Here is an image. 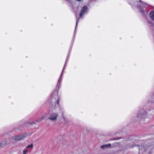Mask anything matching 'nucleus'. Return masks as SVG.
I'll list each match as a JSON object with an SVG mask.
<instances>
[{"instance_id": "9b49d317", "label": "nucleus", "mask_w": 154, "mask_h": 154, "mask_svg": "<svg viewBox=\"0 0 154 154\" xmlns=\"http://www.w3.org/2000/svg\"><path fill=\"white\" fill-rule=\"evenodd\" d=\"M111 144H110L103 145L100 146V148L102 149H104L106 148L110 147H111Z\"/></svg>"}, {"instance_id": "f03ea898", "label": "nucleus", "mask_w": 154, "mask_h": 154, "mask_svg": "<svg viewBox=\"0 0 154 154\" xmlns=\"http://www.w3.org/2000/svg\"><path fill=\"white\" fill-rule=\"evenodd\" d=\"M28 136V134L27 133H25L23 134L13 136L12 137V139L15 141H19L23 139Z\"/></svg>"}, {"instance_id": "7ed1b4c3", "label": "nucleus", "mask_w": 154, "mask_h": 154, "mask_svg": "<svg viewBox=\"0 0 154 154\" xmlns=\"http://www.w3.org/2000/svg\"><path fill=\"white\" fill-rule=\"evenodd\" d=\"M140 2V6H137L139 11L142 14H143L144 13V10L142 8H146L148 6V5L142 2L140 0H139Z\"/></svg>"}, {"instance_id": "f257e3e1", "label": "nucleus", "mask_w": 154, "mask_h": 154, "mask_svg": "<svg viewBox=\"0 0 154 154\" xmlns=\"http://www.w3.org/2000/svg\"><path fill=\"white\" fill-rule=\"evenodd\" d=\"M146 114V112L143 109H140L136 114L134 118L137 120H142Z\"/></svg>"}, {"instance_id": "423d86ee", "label": "nucleus", "mask_w": 154, "mask_h": 154, "mask_svg": "<svg viewBox=\"0 0 154 154\" xmlns=\"http://www.w3.org/2000/svg\"><path fill=\"white\" fill-rule=\"evenodd\" d=\"M33 145L32 144L28 145L26 147V149L23 150V154H26L27 152L30 150L29 149L32 148L33 147Z\"/></svg>"}, {"instance_id": "4468645a", "label": "nucleus", "mask_w": 154, "mask_h": 154, "mask_svg": "<svg viewBox=\"0 0 154 154\" xmlns=\"http://www.w3.org/2000/svg\"><path fill=\"white\" fill-rule=\"evenodd\" d=\"M79 18L78 19H77V18L76 19V26H75V29L76 28L77 26L78 23L79 22Z\"/></svg>"}, {"instance_id": "f8f14e48", "label": "nucleus", "mask_w": 154, "mask_h": 154, "mask_svg": "<svg viewBox=\"0 0 154 154\" xmlns=\"http://www.w3.org/2000/svg\"><path fill=\"white\" fill-rule=\"evenodd\" d=\"M149 100L152 102L154 103V93L150 97Z\"/></svg>"}, {"instance_id": "9d476101", "label": "nucleus", "mask_w": 154, "mask_h": 154, "mask_svg": "<svg viewBox=\"0 0 154 154\" xmlns=\"http://www.w3.org/2000/svg\"><path fill=\"white\" fill-rule=\"evenodd\" d=\"M149 16L150 18L154 21V11H151L149 14Z\"/></svg>"}, {"instance_id": "1a4fd4ad", "label": "nucleus", "mask_w": 154, "mask_h": 154, "mask_svg": "<svg viewBox=\"0 0 154 154\" xmlns=\"http://www.w3.org/2000/svg\"><path fill=\"white\" fill-rule=\"evenodd\" d=\"M64 68H65V66H64L63 69V71H62V73H61V75H60V77L59 78V79L58 80L57 84V87H58L60 85V83H61V79H62V76L63 73V69H64Z\"/></svg>"}, {"instance_id": "ddd939ff", "label": "nucleus", "mask_w": 154, "mask_h": 154, "mask_svg": "<svg viewBox=\"0 0 154 154\" xmlns=\"http://www.w3.org/2000/svg\"><path fill=\"white\" fill-rule=\"evenodd\" d=\"M47 116L46 115H44L42 116L38 120H37L38 122H40L42 121V120L45 119Z\"/></svg>"}, {"instance_id": "2eb2a0df", "label": "nucleus", "mask_w": 154, "mask_h": 154, "mask_svg": "<svg viewBox=\"0 0 154 154\" xmlns=\"http://www.w3.org/2000/svg\"><path fill=\"white\" fill-rule=\"evenodd\" d=\"M2 142L1 141H0V146H1L2 145Z\"/></svg>"}, {"instance_id": "39448f33", "label": "nucleus", "mask_w": 154, "mask_h": 154, "mask_svg": "<svg viewBox=\"0 0 154 154\" xmlns=\"http://www.w3.org/2000/svg\"><path fill=\"white\" fill-rule=\"evenodd\" d=\"M88 8L85 6H84L82 8L80 14V17L81 18L82 17L83 14L85 13L87 11Z\"/></svg>"}, {"instance_id": "0eeeda50", "label": "nucleus", "mask_w": 154, "mask_h": 154, "mask_svg": "<svg viewBox=\"0 0 154 154\" xmlns=\"http://www.w3.org/2000/svg\"><path fill=\"white\" fill-rule=\"evenodd\" d=\"M134 146L137 147L138 148L139 150H141L143 147V146L142 145L139 146L137 145H130L128 146V147L129 148H133Z\"/></svg>"}, {"instance_id": "6e6552de", "label": "nucleus", "mask_w": 154, "mask_h": 154, "mask_svg": "<svg viewBox=\"0 0 154 154\" xmlns=\"http://www.w3.org/2000/svg\"><path fill=\"white\" fill-rule=\"evenodd\" d=\"M51 97L55 99H57L58 98V91L57 90L54 91L52 94Z\"/></svg>"}, {"instance_id": "dca6fc26", "label": "nucleus", "mask_w": 154, "mask_h": 154, "mask_svg": "<svg viewBox=\"0 0 154 154\" xmlns=\"http://www.w3.org/2000/svg\"><path fill=\"white\" fill-rule=\"evenodd\" d=\"M77 0V1H81V0Z\"/></svg>"}, {"instance_id": "20e7f679", "label": "nucleus", "mask_w": 154, "mask_h": 154, "mask_svg": "<svg viewBox=\"0 0 154 154\" xmlns=\"http://www.w3.org/2000/svg\"><path fill=\"white\" fill-rule=\"evenodd\" d=\"M58 114L56 113H53L51 114L49 117V119L51 121H54L57 120L58 117Z\"/></svg>"}]
</instances>
